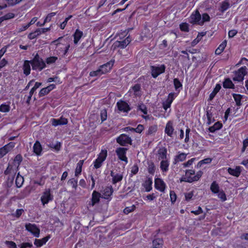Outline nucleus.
<instances>
[{
	"mask_svg": "<svg viewBox=\"0 0 248 248\" xmlns=\"http://www.w3.org/2000/svg\"><path fill=\"white\" fill-rule=\"evenodd\" d=\"M174 131L173 123L171 121H169L166 124L165 132L168 136L171 137Z\"/></svg>",
	"mask_w": 248,
	"mask_h": 248,
	"instance_id": "obj_20",
	"label": "nucleus"
},
{
	"mask_svg": "<svg viewBox=\"0 0 248 248\" xmlns=\"http://www.w3.org/2000/svg\"><path fill=\"white\" fill-rule=\"evenodd\" d=\"M103 75L101 72L100 68L95 71H91L90 73V76L91 77L100 76Z\"/></svg>",
	"mask_w": 248,
	"mask_h": 248,
	"instance_id": "obj_46",
	"label": "nucleus"
},
{
	"mask_svg": "<svg viewBox=\"0 0 248 248\" xmlns=\"http://www.w3.org/2000/svg\"><path fill=\"white\" fill-rule=\"evenodd\" d=\"M155 165L153 163H151L149 164L148 166V172L150 174H153L155 172Z\"/></svg>",
	"mask_w": 248,
	"mask_h": 248,
	"instance_id": "obj_60",
	"label": "nucleus"
},
{
	"mask_svg": "<svg viewBox=\"0 0 248 248\" xmlns=\"http://www.w3.org/2000/svg\"><path fill=\"white\" fill-rule=\"evenodd\" d=\"M101 197V194L96 191H93L92 195L91 202L89 205L93 206L96 203H99L100 199Z\"/></svg>",
	"mask_w": 248,
	"mask_h": 248,
	"instance_id": "obj_16",
	"label": "nucleus"
},
{
	"mask_svg": "<svg viewBox=\"0 0 248 248\" xmlns=\"http://www.w3.org/2000/svg\"><path fill=\"white\" fill-rule=\"evenodd\" d=\"M49 237H45L41 239H35L34 241V245L37 247H40L44 244H46V242L48 240Z\"/></svg>",
	"mask_w": 248,
	"mask_h": 248,
	"instance_id": "obj_29",
	"label": "nucleus"
},
{
	"mask_svg": "<svg viewBox=\"0 0 248 248\" xmlns=\"http://www.w3.org/2000/svg\"><path fill=\"white\" fill-rule=\"evenodd\" d=\"M222 124L219 122L216 123L213 126L209 128V131L210 132L213 133L217 130L220 129L222 127Z\"/></svg>",
	"mask_w": 248,
	"mask_h": 248,
	"instance_id": "obj_35",
	"label": "nucleus"
},
{
	"mask_svg": "<svg viewBox=\"0 0 248 248\" xmlns=\"http://www.w3.org/2000/svg\"><path fill=\"white\" fill-rule=\"evenodd\" d=\"M167 150L165 147L160 148L157 151L156 154L158 160H163L167 159Z\"/></svg>",
	"mask_w": 248,
	"mask_h": 248,
	"instance_id": "obj_13",
	"label": "nucleus"
},
{
	"mask_svg": "<svg viewBox=\"0 0 248 248\" xmlns=\"http://www.w3.org/2000/svg\"><path fill=\"white\" fill-rule=\"evenodd\" d=\"M5 244L9 248H16V243L13 241H6Z\"/></svg>",
	"mask_w": 248,
	"mask_h": 248,
	"instance_id": "obj_59",
	"label": "nucleus"
},
{
	"mask_svg": "<svg viewBox=\"0 0 248 248\" xmlns=\"http://www.w3.org/2000/svg\"><path fill=\"white\" fill-rule=\"evenodd\" d=\"M8 152V150L7 149L6 147L5 146L0 148V158H2Z\"/></svg>",
	"mask_w": 248,
	"mask_h": 248,
	"instance_id": "obj_52",
	"label": "nucleus"
},
{
	"mask_svg": "<svg viewBox=\"0 0 248 248\" xmlns=\"http://www.w3.org/2000/svg\"><path fill=\"white\" fill-rule=\"evenodd\" d=\"M135 209V206L133 205L130 207H127L124 210V214H128L132 211H134Z\"/></svg>",
	"mask_w": 248,
	"mask_h": 248,
	"instance_id": "obj_56",
	"label": "nucleus"
},
{
	"mask_svg": "<svg viewBox=\"0 0 248 248\" xmlns=\"http://www.w3.org/2000/svg\"><path fill=\"white\" fill-rule=\"evenodd\" d=\"M248 74V69L246 66L241 67L237 71L234 72L232 79L233 81H242L244 79V77Z\"/></svg>",
	"mask_w": 248,
	"mask_h": 248,
	"instance_id": "obj_3",
	"label": "nucleus"
},
{
	"mask_svg": "<svg viewBox=\"0 0 248 248\" xmlns=\"http://www.w3.org/2000/svg\"><path fill=\"white\" fill-rule=\"evenodd\" d=\"M4 173L5 174H9L8 180H10L11 182L13 181L14 179V172H13V173L10 172V169H9V167H8L7 169H6V170L4 171Z\"/></svg>",
	"mask_w": 248,
	"mask_h": 248,
	"instance_id": "obj_45",
	"label": "nucleus"
},
{
	"mask_svg": "<svg viewBox=\"0 0 248 248\" xmlns=\"http://www.w3.org/2000/svg\"><path fill=\"white\" fill-rule=\"evenodd\" d=\"M30 63L31 61L26 60L24 61V64L23 66V72L26 76L29 75L31 72V66Z\"/></svg>",
	"mask_w": 248,
	"mask_h": 248,
	"instance_id": "obj_23",
	"label": "nucleus"
},
{
	"mask_svg": "<svg viewBox=\"0 0 248 248\" xmlns=\"http://www.w3.org/2000/svg\"><path fill=\"white\" fill-rule=\"evenodd\" d=\"M39 35L38 30H36L35 31L30 33L28 35V37L30 39H33Z\"/></svg>",
	"mask_w": 248,
	"mask_h": 248,
	"instance_id": "obj_54",
	"label": "nucleus"
},
{
	"mask_svg": "<svg viewBox=\"0 0 248 248\" xmlns=\"http://www.w3.org/2000/svg\"><path fill=\"white\" fill-rule=\"evenodd\" d=\"M26 230L31 233L34 236L38 237L40 234V230L34 224L30 223L25 225Z\"/></svg>",
	"mask_w": 248,
	"mask_h": 248,
	"instance_id": "obj_7",
	"label": "nucleus"
},
{
	"mask_svg": "<svg viewBox=\"0 0 248 248\" xmlns=\"http://www.w3.org/2000/svg\"><path fill=\"white\" fill-rule=\"evenodd\" d=\"M170 195L171 202L172 203L175 202L176 200V195L175 192L173 191H170Z\"/></svg>",
	"mask_w": 248,
	"mask_h": 248,
	"instance_id": "obj_63",
	"label": "nucleus"
},
{
	"mask_svg": "<svg viewBox=\"0 0 248 248\" xmlns=\"http://www.w3.org/2000/svg\"><path fill=\"white\" fill-rule=\"evenodd\" d=\"M155 187L157 190L163 192L166 188V185L164 182L160 178H156L155 182Z\"/></svg>",
	"mask_w": 248,
	"mask_h": 248,
	"instance_id": "obj_17",
	"label": "nucleus"
},
{
	"mask_svg": "<svg viewBox=\"0 0 248 248\" xmlns=\"http://www.w3.org/2000/svg\"><path fill=\"white\" fill-rule=\"evenodd\" d=\"M228 171L230 174L236 177H238L241 173V167L240 166H237L235 169L229 168Z\"/></svg>",
	"mask_w": 248,
	"mask_h": 248,
	"instance_id": "obj_22",
	"label": "nucleus"
},
{
	"mask_svg": "<svg viewBox=\"0 0 248 248\" xmlns=\"http://www.w3.org/2000/svg\"><path fill=\"white\" fill-rule=\"evenodd\" d=\"M31 64L33 70H42L46 66V64L43 60L37 54L33 59L31 61Z\"/></svg>",
	"mask_w": 248,
	"mask_h": 248,
	"instance_id": "obj_2",
	"label": "nucleus"
},
{
	"mask_svg": "<svg viewBox=\"0 0 248 248\" xmlns=\"http://www.w3.org/2000/svg\"><path fill=\"white\" fill-rule=\"evenodd\" d=\"M62 41V37H59L57 40L52 42V44L56 46L59 50L63 51V55H65L67 52L69 47L70 45H65L62 42H60Z\"/></svg>",
	"mask_w": 248,
	"mask_h": 248,
	"instance_id": "obj_6",
	"label": "nucleus"
},
{
	"mask_svg": "<svg viewBox=\"0 0 248 248\" xmlns=\"http://www.w3.org/2000/svg\"><path fill=\"white\" fill-rule=\"evenodd\" d=\"M140 89V84H137L132 87L131 90L134 93L135 95H138L139 94V92Z\"/></svg>",
	"mask_w": 248,
	"mask_h": 248,
	"instance_id": "obj_42",
	"label": "nucleus"
},
{
	"mask_svg": "<svg viewBox=\"0 0 248 248\" xmlns=\"http://www.w3.org/2000/svg\"><path fill=\"white\" fill-rule=\"evenodd\" d=\"M58 59V58L57 57H50L46 59V62L47 64H51L54 63L56 60Z\"/></svg>",
	"mask_w": 248,
	"mask_h": 248,
	"instance_id": "obj_53",
	"label": "nucleus"
},
{
	"mask_svg": "<svg viewBox=\"0 0 248 248\" xmlns=\"http://www.w3.org/2000/svg\"><path fill=\"white\" fill-rule=\"evenodd\" d=\"M56 14V13L55 12H53V13H51L50 14H48L46 17V18L44 20V22L46 23V22H49L51 19V18L54 16H55Z\"/></svg>",
	"mask_w": 248,
	"mask_h": 248,
	"instance_id": "obj_55",
	"label": "nucleus"
},
{
	"mask_svg": "<svg viewBox=\"0 0 248 248\" xmlns=\"http://www.w3.org/2000/svg\"><path fill=\"white\" fill-rule=\"evenodd\" d=\"M163 245V241L162 239L157 238L153 241L152 248H162Z\"/></svg>",
	"mask_w": 248,
	"mask_h": 248,
	"instance_id": "obj_30",
	"label": "nucleus"
},
{
	"mask_svg": "<svg viewBox=\"0 0 248 248\" xmlns=\"http://www.w3.org/2000/svg\"><path fill=\"white\" fill-rule=\"evenodd\" d=\"M169 159L163 160L160 162V168L163 172H167L169 170Z\"/></svg>",
	"mask_w": 248,
	"mask_h": 248,
	"instance_id": "obj_25",
	"label": "nucleus"
},
{
	"mask_svg": "<svg viewBox=\"0 0 248 248\" xmlns=\"http://www.w3.org/2000/svg\"><path fill=\"white\" fill-rule=\"evenodd\" d=\"M107 156V151L106 150H102L98 155V157L94 162V167L95 169H98L102 166V163L105 161Z\"/></svg>",
	"mask_w": 248,
	"mask_h": 248,
	"instance_id": "obj_4",
	"label": "nucleus"
},
{
	"mask_svg": "<svg viewBox=\"0 0 248 248\" xmlns=\"http://www.w3.org/2000/svg\"><path fill=\"white\" fill-rule=\"evenodd\" d=\"M117 106L118 109L121 111L127 112L130 109L128 104L122 100L118 101L117 103Z\"/></svg>",
	"mask_w": 248,
	"mask_h": 248,
	"instance_id": "obj_18",
	"label": "nucleus"
},
{
	"mask_svg": "<svg viewBox=\"0 0 248 248\" xmlns=\"http://www.w3.org/2000/svg\"><path fill=\"white\" fill-rule=\"evenodd\" d=\"M221 89V86L220 84H217L216 85L215 88H214L213 91L210 93L209 96V100H212L214 97L216 96V94L218 92V91Z\"/></svg>",
	"mask_w": 248,
	"mask_h": 248,
	"instance_id": "obj_34",
	"label": "nucleus"
},
{
	"mask_svg": "<svg viewBox=\"0 0 248 248\" xmlns=\"http://www.w3.org/2000/svg\"><path fill=\"white\" fill-rule=\"evenodd\" d=\"M227 45V41L226 40L224 41L217 48V49L215 51V53L216 55L220 54L224 49H225Z\"/></svg>",
	"mask_w": 248,
	"mask_h": 248,
	"instance_id": "obj_32",
	"label": "nucleus"
},
{
	"mask_svg": "<svg viewBox=\"0 0 248 248\" xmlns=\"http://www.w3.org/2000/svg\"><path fill=\"white\" fill-rule=\"evenodd\" d=\"M232 96L236 102V105L240 106L241 105V101L242 98V96L240 94L235 93H233Z\"/></svg>",
	"mask_w": 248,
	"mask_h": 248,
	"instance_id": "obj_39",
	"label": "nucleus"
},
{
	"mask_svg": "<svg viewBox=\"0 0 248 248\" xmlns=\"http://www.w3.org/2000/svg\"><path fill=\"white\" fill-rule=\"evenodd\" d=\"M68 184L75 189H76L78 186V181L74 179H71L68 181Z\"/></svg>",
	"mask_w": 248,
	"mask_h": 248,
	"instance_id": "obj_48",
	"label": "nucleus"
},
{
	"mask_svg": "<svg viewBox=\"0 0 248 248\" xmlns=\"http://www.w3.org/2000/svg\"><path fill=\"white\" fill-rule=\"evenodd\" d=\"M210 19V17L209 16L206 14L204 13L202 14V17L201 18V21L199 23L200 25H202L203 24L204 22L209 21Z\"/></svg>",
	"mask_w": 248,
	"mask_h": 248,
	"instance_id": "obj_40",
	"label": "nucleus"
},
{
	"mask_svg": "<svg viewBox=\"0 0 248 248\" xmlns=\"http://www.w3.org/2000/svg\"><path fill=\"white\" fill-rule=\"evenodd\" d=\"M187 154L185 153H180L178 155L175 156L173 163L176 164L179 162L185 160L186 158Z\"/></svg>",
	"mask_w": 248,
	"mask_h": 248,
	"instance_id": "obj_28",
	"label": "nucleus"
},
{
	"mask_svg": "<svg viewBox=\"0 0 248 248\" xmlns=\"http://www.w3.org/2000/svg\"><path fill=\"white\" fill-rule=\"evenodd\" d=\"M10 110V107L8 105L5 104H2L0 106V111L2 112H8Z\"/></svg>",
	"mask_w": 248,
	"mask_h": 248,
	"instance_id": "obj_49",
	"label": "nucleus"
},
{
	"mask_svg": "<svg viewBox=\"0 0 248 248\" xmlns=\"http://www.w3.org/2000/svg\"><path fill=\"white\" fill-rule=\"evenodd\" d=\"M173 83L175 87V90L177 91L179 88H181L182 85L177 78H174L173 80Z\"/></svg>",
	"mask_w": 248,
	"mask_h": 248,
	"instance_id": "obj_47",
	"label": "nucleus"
},
{
	"mask_svg": "<svg viewBox=\"0 0 248 248\" xmlns=\"http://www.w3.org/2000/svg\"><path fill=\"white\" fill-rule=\"evenodd\" d=\"M223 86L224 88H234V84L230 78H226L223 83Z\"/></svg>",
	"mask_w": 248,
	"mask_h": 248,
	"instance_id": "obj_33",
	"label": "nucleus"
},
{
	"mask_svg": "<svg viewBox=\"0 0 248 248\" xmlns=\"http://www.w3.org/2000/svg\"><path fill=\"white\" fill-rule=\"evenodd\" d=\"M166 69V66L164 64H161L159 66H151V74L153 78H156L159 75L163 73Z\"/></svg>",
	"mask_w": 248,
	"mask_h": 248,
	"instance_id": "obj_5",
	"label": "nucleus"
},
{
	"mask_svg": "<svg viewBox=\"0 0 248 248\" xmlns=\"http://www.w3.org/2000/svg\"><path fill=\"white\" fill-rule=\"evenodd\" d=\"M202 172L199 171L197 174H195V171L192 170H187L186 171L185 176L183 177L181 181H184L191 183L194 181H197L200 179L202 175Z\"/></svg>",
	"mask_w": 248,
	"mask_h": 248,
	"instance_id": "obj_1",
	"label": "nucleus"
},
{
	"mask_svg": "<svg viewBox=\"0 0 248 248\" xmlns=\"http://www.w3.org/2000/svg\"><path fill=\"white\" fill-rule=\"evenodd\" d=\"M131 39L129 36L127 37L123 41H117L114 43V46L117 47H120L121 48H125L131 42Z\"/></svg>",
	"mask_w": 248,
	"mask_h": 248,
	"instance_id": "obj_14",
	"label": "nucleus"
},
{
	"mask_svg": "<svg viewBox=\"0 0 248 248\" xmlns=\"http://www.w3.org/2000/svg\"><path fill=\"white\" fill-rule=\"evenodd\" d=\"M49 93V91H47L46 88H44L40 90L39 95L40 96H43L48 94Z\"/></svg>",
	"mask_w": 248,
	"mask_h": 248,
	"instance_id": "obj_61",
	"label": "nucleus"
},
{
	"mask_svg": "<svg viewBox=\"0 0 248 248\" xmlns=\"http://www.w3.org/2000/svg\"><path fill=\"white\" fill-rule=\"evenodd\" d=\"M100 117L101 119V123L105 121L107 118V112L105 109H102L100 111Z\"/></svg>",
	"mask_w": 248,
	"mask_h": 248,
	"instance_id": "obj_43",
	"label": "nucleus"
},
{
	"mask_svg": "<svg viewBox=\"0 0 248 248\" xmlns=\"http://www.w3.org/2000/svg\"><path fill=\"white\" fill-rule=\"evenodd\" d=\"M53 196L51 195L50 190H46L43 193L41 200L43 205L47 203L49 201H52Z\"/></svg>",
	"mask_w": 248,
	"mask_h": 248,
	"instance_id": "obj_10",
	"label": "nucleus"
},
{
	"mask_svg": "<svg viewBox=\"0 0 248 248\" xmlns=\"http://www.w3.org/2000/svg\"><path fill=\"white\" fill-rule=\"evenodd\" d=\"M83 160H80L77 164V166L75 170V175L77 176L79 174L82 170V166L83 164Z\"/></svg>",
	"mask_w": 248,
	"mask_h": 248,
	"instance_id": "obj_38",
	"label": "nucleus"
},
{
	"mask_svg": "<svg viewBox=\"0 0 248 248\" xmlns=\"http://www.w3.org/2000/svg\"><path fill=\"white\" fill-rule=\"evenodd\" d=\"M211 191L214 193H217L219 191V187L216 181H214L210 186Z\"/></svg>",
	"mask_w": 248,
	"mask_h": 248,
	"instance_id": "obj_37",
	"label": "nucleus"
},
{
	"mask_svg": "<svg viewBox=\"0 0 248 248\" xmlns=\"http://www.w3.org/2000/svg\"><path fill=\"white\" fill-rule=\"evenodd\" d=\"M201 15L199 12L196 10L195 13L192 14L190 17L189 21L190 23L193 24H198L199 25V23L201 21Z\"/></svg>",
	"mask_w": 248,
	"mask_h": 248,
	"instance_id": "obj_12",
	"label": "nucleus"
},
{
	"mask_svg": "<svg viewBox=\"0 0 248 248\" xmlns=\"http://www.w3.org/2000/svg\"><path fill=\"white\" fill-rule=\"evenodd\" d=\"M110 176L112 177V183L113 184H116L117 183L121 182L123 178V175L122 174H115L113 171H111Z\"/></svg>",
	"mask_w": 248,
	"mask_h": 248,
	"instance_id": "obj_19",
	"label": "nucleus"
},
{
	"mask_svg": "<svg viewBox=\"0 0 248 248\" xmlns=\"http://www.w3.org/2000/svg\"><path fill=\"white\" fill-rule=\"evenodd\" d=\"M180 28L181 31H188V24L186 23H183L180 25Z\"/></svg>",
	"mask_w": 248,
	"mask_h": 248,
	"instance_id": "obj_51",
	"label": "nucleus"
},
{
	"mask_svg": "<svg viewBox=\"0 0 248 248\" xmlns=\"http://www.w3.org/2000/svg\"><path fill=\"white\" fill-rule=\"evenodd\" d=\"M33 152L37 155H40L42 150V148L40 143L36 141L33 147Z\"/></svg>",
	"mask_w": 248,
	"mask_h": 248,
	"instance_id": "obj_27",
	"label": "nucleus"
},
{
	"mask_svg": "<svg viewBox=\"0 0 248 248\" xmlns=\"http://www.w3.org/2000/svg\"><path fill=\"white\" fill-rule=\"evenodd\" d=\"M175 97V94L173 93H171L169 94L166 100L163 102V108L165 110H167L170 107L171 104Z\"/></svg>",
	"mask_w": 248,
	"mask_h": 248,
	"instance_id": "obj_15",
	"label": "nucleus"
},
{
	"mask_svg": "<svg viewBox=\"0 0 248 248\" xmlns=\"http://www.w3.org/2000/svg\"><path fill=\"white\" fill-rule=\"evenodd\" d=\"M144 128H143V126L141 124H139L138 125V126L137 127V128H132L131 129L133 131H135L137 133H141L142 130H143Z\"/></svg>",
	"mask_w": 248,
	"mask_h": 248,
	"instance_id": "obj_58",
	"label": "nucleus"
},
{
	"mask_svg": "<svg viewBox=\"0 0 248 248\" xmlns=\"http://www.w3.org/2000/svg\"><path fill=\"white\" fill-rule=\"evenodd\" d=\"M193 195H194V194H193V192L192 191H191L190 192H189V193H186L185 194V199H186V200L187 201H189L190 200H191L192 199V198L193 197Z\"/></svg>",
	"mask_w": 248,
	"mask_h": 248,
	"instance_id": "obj_64",
	"label": "nucleus"
},
{
	"mask_svg": "<svg viewBox=\"0 0 248 248\" xmlns=\"http://www.w3.org/2000/svg\"><path fill=\"white\" fill-rule=\"evenodd\" d=\"M72 17V16H69L68 17H66L64 21L60 25V28L61 29H64L65 27L66 26L68 21Z\"/></svg>",
	"mask_w": 248,
	"mask_h": 248,
	"instance_id": "obj_57",
	"label": "nucleus"
},
{
	"mask_svg": "<svg viewBox=\"0 0 248 248\" xmlns=\"http://www.w3.org/2000/svg\"><path fill=\"white\" fill-rule=\"evenodd\" d=\"M113 192V188L111 186H108L105 188L103 193L102 198L108 199Z\"/></svg>",
	"mask_w": 248,
	"mask_h": 248,
	"instance_id": "obj_24",
	"label": "nucleus"
},
{
	"mask_svg": "<svg viewBox=\"0 0 248 248\" xmlns=\"http://www.w3.org/2000/svg\"><path fill=\"white\" fill-rule=\"evenodd\" d=\"M127 150V148H118L116 150V153L119 157V158L124 161L126 163H127L128 160L127 158L125 156L126 152Z\"/></svg>",
	"mask_w": 248,
	"mask_h": 248,
	"instance_id": "obj_9",
	"label": "nucleus"
},
{
	"mask_svg": "<svg viewBox=\"0 0 248 248\" xmlns=\"http://www.w3.org/2000/svg\"><path fill=\"white\" fill-rule=\"evenodd\" d=\"M218 197L220 199V200L222 202H224L227 200L226 195L225 193L223 191H219V192L217 193Z\"/></svg>",
	"mask_w": 248,
	"mask_h": 248,
	"instance_id": "obj_50",
	"label": "nucleus"
},
{
	"mask_svg": "<svg viewBox=\"0 0 248 248\" xmlns=\"http://www.w3.org/2000/svg\"><path fill=\"white\" fill-rule=\"evenodd\" d=\"M152 180L151 178H148L143 184V186L145 189V191L146 192L150 191L152 189Z\"/></svg>",
	"mask_w": 248,
	"mask_h": 248,
	"instance_id": "obj_26",
	"label": "nucleus"
},
{
	"mask_svg": "<svg viewBox=\"0 0 248 248\" xmlns=\"http://www.w3.org/2000/svg\"><path fill=\"white\" fill-rule=\"evenodd\" d=\"M52 124L56 126L59 125L65 124L67 123V120L64 118H61L60 119H52L51 120Z\"/></svg>",
	"mask_w": 248,
	"mask_h": 248,
	"instance_id": "obj_21",
	"label": "nucleus"
},
{
	"mask_svg": "<svg viewBox=\"0 0 248 248\" xmlns=\"http://www.w3.org/2000/svg\"><path fill=\"white\" fill-rule=\"evenodd\" d=\"M139 109L142 111L144 114L147 113V110L146 107L143 104H141L139 106Z\"/></svg>",
	"mask_w": 248,
	"mask_h": 248,
	"instance_id": "obj_62",
	"label": "nucleus"
},
{
	"mask_svg": "<svg viewBox=\"0 0 248 248\" xmlns=\"http://www.w3.org/2000/svg\"><path fill=\"white\" fill-rule=\"evenodd\" d=\"M230 7V4L228 1H224L221 3L220 6V11L222 12H224L225 11L227 10Z\"/></svg>",
	"mask_w": 248,
	"mask_h": 248,
	"instance_id": "obj_41",
	"label": "nucleus"
},
{
	"mask_svg": "<svg viewBox=\"0 0 248 248\" xmlns=\"http://www.w3.org/2000/svg\"><path fill=\"white\" fill-rule=\"evenodd\" d=\"M114 63V60H110L106 63L101 65L99 68L102 74H104L109 72L112 68Z\"/></svg>",
	"mask_w": 248,
	"mask_h": 248,
	"instance_id": "obj_11",
	"label": "nucleus"
},
{
	"mask_svg": "<svg viewBox=\"0 0 248 248\" xmlns=\"http://www.w3.org/2000/svg\"><path fill=\"white\" fill-rule=\"evenodd\" d=\"M23 182V177L18 173L16 179V186L17 187H20L22 186Z\"/></svg>",
	"mask_w": 248,
	"mask_h": 248,
	"instance_id": "obj_36",
	"label": "nucleus"
},
{
	"mask_svg": "<svg viewBox=\"0 0 248 248\" xmlns=\"http://www.w3.org/2000/svg\"><path fill=\"white\" fill-rule=\"evenodd\" d=\"M83 35V32L79 31V30H76L75 33L74 34V42L75 44H78L80 39Z\"/></svg>",
	"mask_w": 248,
	"mask_h": 248,
	"instance_id": "obj_31",
	"label": "nucleus"
},
{
	"mask_svg": "<svg viewBox=\"0 0 248 248\" xmlns=\"http://www.w3.org/2000/svg\"><path fill=\"white\" fill-rule=\"evenodd\" d=\"M212 159L210 158H207L204 159H203L200 161L197 167L200 168L202 167V165L203 164H208L211 162Z\"/></svg>",
	"mask_w": 248,
	"mask_h": 248,
	"instance_id": "obj_44",
	"label": "nucleus"
},
{
	"mask_svg": "<svg viewBox=\"0 0 248 248\" xmlns=\"http://www.w3.org/2000/svg\"><path fill=\"white\" fill-rule=\"evenodd\" d=\"M117 142L122 146H126L128 144H131V138L125 134H122L116 139Z\"/></svg>",
	"mask_w": 248,
	"mask_h": 248,
	"instance_id": "obj_8",
	"label": "nucleus"
}]
</instances>
